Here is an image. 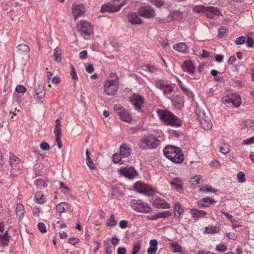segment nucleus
<instances>
[{"mask_svg":"<svg viewBox=\"0 0 254 254\" xmlns=\"http://www.w3.org/2000/svg\"><path fill=\"white\" fill-rule=\"evenodd\" d=\"M165 156L173 162L180 164L184 160V156L182 150L179 147L168 146L164 149Z\"/></svg>","mask_w":254,"mask_h":254,"instance_id":"1","label":"nucleus"},{"mask_svg":"<svg viewBox=\"0 0 254 254\" xmlns=\"http://www.w3.org/2000/svg\"><path fill=\"white\" fill-rule=\"evenodd\" d=\"M118 77L116 73H112L104 83V93L108 96L114 95L118 90Z\"/></svg>","mask_w":254,"mask_h":254,"instance_id":"2","label":"nucleus"},{"mask_svg":"<svg viewBox=\"0 0 254 254\" xmlns=\"http://www.w3.org/2000/svg\"><path fill=\"white\" fill-rule=\"evenodd\" d=\"M196 113L201 127L204 129H210L212 127L210 113L207 109L197 108Z\"/></svg>","mask_w":254,"mask_h":254,"instance_id":"3","label":"nucleus"},{"mask_svg":"<svg viewBox=\"0 0 254 254\" xmlns=\"http://www.w3.org/2000/svg\"><path fill=\"white\" fill-rule=\"evenodd\" d=\"M157 113L160 119L167 124L176 127L181 126V121L170 111L158 109Z\"/></svg>","mask_w":254,"mask_h":254,"instance_id":"4","label":"nucleus"},{"mask_svg":"<svg viewBox=\"0 0 254 254\" xmlns=\"http://www.w3.org/2000/svg\"><path fill=\"white\" fill-rule=\"evenodd\" d=\"M160 143V141L152 135L144 136L140 140L138 146L142 149H154Z\"/></svg>","mask_w":254,"mask_h":254,"instance_id":"5","label":"nucleus"},{"mask_svg":"<svg viewBox=\"0 0 254 254\" xmlns=\"http://www.w3.org/2000/svg\"><path fill=\"white\" fill-rule=\"evenodd\" d=\"M131 206L137 212L147 213L151 211L152 209L148 204L140 200L133 199L130 202Z\"/></svg>","mask_w":254,"mask_h":254,"instance_id":"6","label":"nucleus"},{"mask_svg":"<svg viewBox=\"0 0 254 254\" xmlns=\"http://www.w3.org/2000/svg\"><path fill=\"white\" fill-rule=\"evenodd\" d=\"M9 163L11 166L10 170L11 176L13 177L17 176L19 174L20 170V159L15 155H12L10 156Z\"/></svg>","mask_w":254,"mask_h":254,"instance_id":"7","label":"nucleus"},{"mask_svg":"<svg viewBox=\"0 0 254 254\" xmlns=\"http://www.w3.org/2000/svg\"><path fill=\"white\" fill-rule=\"evenodd\" d=\"M137 13L140 16L146 18H153L155 16L154 9L150 5L142 6L137 9Z\"/></svg>","mask_w":254,"mask_h":254,"instance_id":"8","label":"nucleus"},{"mask_svg":"<svg viewBox=\"0 0 254 254\" xmlns=\"http://www.w3.org/2000/svg\"><path fill=\"white\" fill-rule=\"evenodd\" d=\"M134 190L140 193L149 196L152 193V187L142 182H138L133 186Z\"/></svg>","mask_w":254,"mask_h":254,"instance_id":"9","label":"nucleus"},{"mask_svg":"<svg viewBox=\"0 0 254 254\" xmlns=\"http://www.w3.org/2000/svg\"><path fill=\"white\" fill-rule=\"evenodd\" d=\"M205 15L208 19H216L222 15V13L219 8L208 6L206 7Z\"/></svg>","mask_w":254,"mask_h":254,"instance_id":"10","label":"nucleus"},{"mask_svg":"<svg viewBox=\"0 0 254 254\" xmlns=\"http://www.w3.org/2000/svg\"><path fill=\"white\" fill-rule=\"evenodd\" d=\"M125 2L124 1L118 5H115L114 4L110 2L104 4L102 5L101 8V12H115L119 11L121 8L125 4Z\"/></svg>","mask_w":254,"mask_h":254,"instance_id":"11","label":"nucleus"},{"mask_svg":"<svg viewBox=\"0 0 254 254\" xmlns=\"http://www.w3.org/2000/svg\"><path fill=\"white\" fill-rule=\"evenodd\" d=\"M78 30L81 33L89 36L93 33L92 27L90 23L87 21H81L77 25Z\"/></svg>","mask_w":254,"mask_h":254,"instance_id":"12","label":"nucleus"},{"mask_svg":"<svg viewBox=\"0 0 254 254\" xmlns=\"http://www.w3.org/2000/svg\"><path fill=\"white\" fill-rule=\"evenodd\" d=\"M61 123L59 119L56 120V125L54 129V133L56 137V141L57 143L58 147L59 149H61L63 147V143L61 140L62 131H61Z\"/></svg>","mask_w":254,"mask_h":254,"instance_id":"13","label":"nucleus"},{"mask_svg":"<svg viewBox=\"0 0 254 254\" xmlns=\"http://www.w3.org/2000/svg\"><path fill=\"white\" fill-rule=\"evenodd\" d=\"M45 96V92L44 86L41 84H38L35 89L34 98L39 103H43Z\"/></svg>","mask_w":254,"mask_h":254,"instance_id":"14","label":"nucleus"},{"mask_svg":"<svg viewBox=\"0 0 254 254\" xmlns=\"http://www.w3.org/2000/svg\"><path fill=\"white\" fill-rule=\"evenodd\" d=\"M130 101L134 106V108L138 111H141V106L143 103V98L140 96L133 94L130 99Z\"/></svg>","mask_w":254,"mask_h":254,"instance_id":"15","label":"nucleus"},{"mask_svg":"<svg viewBox=\"0 0 254 254\" xmlns=\"http://www.w3.org/2000/svg\"><path fill=\"white\" fill-rule=\"evenodd\" d=\"M241 98L238 94H233L225 99L224 102L226 104H230L235 107H238L241 105Z\"/></svg>","mask_w":254,"mask_h":254,"instance_id":"16","label":"nucleus"},{"mask_svg":"<svg viewBox=\"0 0 254 254\" xmlns=\"http://www.w3.org/2000/svg\"><path fill=\"white\" fill-rule=\"evenodd\" d=\"M72 13L74 17V20L75 21L77 18L82 15L85 11V7L82 4H73Z\"/></svg>","mask_w":254,"mask_h":254,"instance_id":"17","label":"nucleus"},{"mask_svg":"<svg viewBox=\"0 0 254 254\" xmlns=\"http://www.w3.org/2000/svg\"><path fill=\"white\" fill-rule=\"evenodd\" d=\"M155 85L156 87L160 89L163 91L164 94H169L172 92L173 88L171 85L166 83L162 80L156 81Z\"/></svg>","mask_w":254,"mask_h":254,"instance_id":"18","label":"nucleus"},{"mask_svg":"<svg viewBox=\"0 0 254 254\" xmlns=\"http://www.w3.org/2000/svg\"><path fill=\"white\" fill-rule=\"evenodd\" d=\"M118 171L120 175L128 179H133L136 173L133 167H122Z\"/></svg>","mask_w":254,"mask_h":254,"instance_id":"19","label":"nucleus"},{"mask_svg":"<svg viewBox=\"0 0 254 254\" xmlns=\"http://www.w3.org/2000/svg\"><path fill=\"white\" fill-rule=\"evenodd\" d=\"M127 18L128 21L132 25H141L142 23V19L140 17L137 12L128 13Z\"/></svg>","mask_w":254,"mask_h":254,"instance_id":"20","label":"nucleus"},{"mask_svg":"<svg viewBox=\"0 0 254 254\" xmlns=\"http://www.w3.org/2000/svg\"><path fill=\"white\" fill-rule=\"evenodd\" d=\"M116 113L118 114L122 120L126 122L131 121V117L129 113L126 111L123 107L117 108Z\"/></svg>","mask_w":254,"mask_h":254,"instance_id":"21","label":"nucleus"},{"mask_svg":"<svg viewBox=\"0 0 254 254\" xmlns=\"http://www.w3.org/2000/svg\"><path fill=\"white\" fill-rule=\"evenodd\" d=\"M182 67L184 71L188 72L190 74L193 73L195 68L192 62L190 60L184 61Z\"/></svg>","mask_w":254,"mask_h":254,"instance_id":"22","label":"nucleus"},{"mask_svg":"<svg viewBox=\"0 0 254 254\" xmlns=\"http://www.w3.org/2000/svg\"><path fill=\"white\" fill-rule=\"evenodd\" d=\"M170 184L172 187L179 192H182L183 190V181L179 178H175L170 183Z\"/></svg>","mask_w":254,"mask_h":254,"instance_id":"23","label":"nucleus"},{"mask_svg":"<svg viewBox=\"0 0 254 254\" xmlns=\"http://www.w3.org/2000/svg\"><path fill=\"white\" fill-rule=\"evenodd\" d=\"M154 205L159 209L170 208V204L166 202L164 199H157L153 201Z\"/></svg>","mask_w":254,"mask_h":254,"instance_id":"24","label":"nucleus"},{"mask_svg":"<svg viewBox=\"0 0 254 254\" xmlns=\"http://www.w3.org/2000/svg\"><path fill=\"white\" fill-rule=\"evenodd\" d=\"M190 214L192 217L194 219L197 220L199 218L205 216L207 213L206 211L196 209H191L190 210Z\"/></svg>","mask_w":254,"mask_h":254,"instance_id":"25","label":"nucleus"},{"mask_svg":"<svg viewBox=\"0 0 254 254\" xmlns=\"http://www.w3.org/2000/svg\"><path fill=\"white\" fill-rule=\"evenodd\" d=\"M120 153L123 158L128 157L131 152V149L128 147L127 144H123L120 148Z\"/></svg>","mask_w":254,"mask_h":254,"instance_id":"26","label":"nucleus"},{"mask_svg":"<svg viewBox=\"0 0 254 254\" xmlns=\"http://www.w3.org/2000/svg\"><path fill=\"white\" fill-rule=\"evenodd\" d=\"M174 49L181 53H186L188 51V48L185 43H180L176 44L173 46Z\"/></svg>","mask_w":254,"mask_h":254,"instance_id":"27","label":"nucleus"},{"mask_svg":"<svg viewBox=\"0 0 254 254\" xmlns=\"http://www.w3.org/2000/svg\"><path fill=\"white\" fill-rule=\"evenodd\" d=\"M174 216L177 218H180L184 213V209L182 208L181 205L179 203L175 204L174 207Z\"/></svg>","mask_w":254,"mask_h":254,"instance_id":"28","label":"nucleus"},{"mask_svg":"<svg viewBox=\"0 0 254 254\" xmlns=\"http://www.w3.org/2000/svg\"><path fill=\"white\" fill-rule=\"evenodd\" d=\"M221 213L224 215H225L226 217V218L231 222L232 223H233V228L236 229V228L241 227V225L236 224L238 222L236 219L233 218L232 215L229 214L228 213L226 212L225 211H222Z\"/></svg>","mask_w":254,"mask_h":254,"instance_id":"29","label":"nucleus"},{"mask_svg":"<svg viewBox=\"0 0 254 254\" xmlns=\"http://www.w3.org/2000/svg\"><path fill=\"white\" fill-rule=\"evenodd\" d=\"M69 208L67 203L65 202H61L58 204L56 207V210L59 213H63L65 212L66 209Z\"/></svg>","mask_w":254,"mask_h":254,"instance_id":"30","label":"nucleus"},{"mask_svg":"<svg viewBox=\"0 0 254 254\" xmlns=\"http://www.w3.org/2000/svg\"><path fill=\"white\" fill-rule=\"evenodd\" d=\"M24 206L20 203H19L16 206V216L19 219H21L23 218V216L24 214Z\"/></svg>","mask_w":254,"mask_h":254,"instance_id":"31","label":"nucleus"},{"mask_svg":"<svg viewBox=\"0 0 254 254\" xmlns=\"http://www.w3.org/2000/svg\"><path fill=\"white\" fill-rule=\"evenodd\" d=\"M61 50L59 47H57L54 49L53 57L54 60L58 63H60L61 61Z\"/></svg>","mask_w":254,"mask_h":254,"instance_id":"32","label":"nucleus"},{"mask_svg":"<svg viewBox=\"0 0 254 254\" xmlns=\"http://www.w3.org/2000/svg\"><path fill=\"white\" fill-rule=\"evenodd\" d=\"M170 245L174 248L173 252L175 253H182V247L177 241H173L170 243Z\"/></svg>","mask_w":254,"mask_h":254,"instance_id":"33","label":"nucleus"},{"mask_svg":"<svg viewBox=\"0 0 254 254\" xmlns=\"http://www.w3.org/2000/svg\"><path fill=\"white\" fill-rule=\"evenodd\" d=\"M35 199L36 202L39 204H42L45 202V197L41 192H37L35 195Z\"/></svg>","mask_w":254,"mask_h":254,"instance_id":"34","label":"nucleus"},{"mask_svg":"<svg viewBox=\"0 0 254 254\" xmlns=\"http://www.w3.org/2000/svg\"><path fill=\"white\" fill-rule=\"evenodd\" d=\"M207 6L202 5H196L193 8V11L197 13H204L205 14Z\"/></svg>","mask_w":254,"mask_h":254,"instance_id":"35","label":"nucleus"},{"mask_svg":"<svg viewBox=\"0 0 254 254\" xmlns=\"http://www.w3.org/2000/svg\"><path fill=\"white\" fill-rule=\"evenodd\" d=\"M220 228L219 227L213 226L211 227H206L205 229L204 233L208 234H215L219 233Z\"/></svg>","mask_w":254,"mask_h":254,"instance_id":"36","label":"nucleus"},{"mask_svg":"<svg viewBox=\"0 0 254 254\" xmlns=\"http://www.w3.org/2000/svg\"><path fill=\"white\" fill-rule=\"evenodd\" d=\"M117 222L115 218L114 214H111L110 218L107 220L106 225L108 227H114L116 226Z\"/></svg>","mask_w":254,"mask_h":254,"instance_id":"37","label":"nucleus"},{"mask_svg":"<svg viewBox=\"0 0 254 254\" xmlns=\"http://www.w3.org/2000/svg\"><path fill=\"white\" fill-rule=\"evenodd\" d=\"M18 51L21 52L27 53L30 51V48L26 44H19L17 47Z\"/></svg>","mask_w":254,"mask_h":254,"instance_id":"38","label":"nucleus"},{"mask_svg":"<svg viewBox=\"0 0 254 254\" xmlns=\"http://www.w3.org/2000/svg\"><path fill=\"white\" fill-rule=\"evenodd\" d=\"M219 150L222 154H226L230 151V148L228 144H224L220 147Z\"/></svg>","mask_w":254,"mask_h":254,"instance_id":"39","label":"nucleus"},{"mask_svg":"<svg viewBox=\"0 0 254 254\" xmlns=\"http://www.w3.org/2000/svg\"><path fill=\"white\" fill-rule=\"evenodd\" d=\"M9 241V238H6L5 236H2L1 234H0V245L3 247H5L8 245Z\"/></svg>","mask_w":254,"mask_h":254,"instance_id":"40","label":"nucleus"},{"mask_svg":"<svg viewBox=\"0 0 254 254\" xmlns=\"http://www.w3.org/2000/svg\"><path fill=\"white\" fill-rule=\"evenodd\" d=\"M201 191L205 192H216L217 191V190H215L212 188L207 186L205 185L200 189Z\"/></svg>","mask_w":254,"mask_h":254,"instance_id":"41","label":"nucleus"},{"mask_svg":"<svg viewBox=\"0 0 254 254\" xmlns=\"http://www.w3.org/2000/svg\"><path fill=\"white\" fill-rule=\"evenodd\" d=\"M122 158V155L120 153V154L118 153H115L113 156V161L115 163H122L121 162V159Z\"/></svg>","mask_w":254,"mask_h":254,"instance_id":"42","label":"nucleus"},{"mask_svg":"<svg viewBox=\"0 0 254 254\" xmlns=\"http://www.w3.org/2000/svg\"><path fill=\"white\" fill-rule=\"evenodd\" d=\"M238 181L240 183H243L246 182L245 175L244 172H240L237 174Z\"/></svg>","mask_w":254,"mask_h":254,"instance_id":"43","label":"nucleus"},{"mask_svg":"<svg viewBox=\"0 0 254 254\" xmlns=\"http://www.w3.org/2000/svg\"><path fill=\"white\" fill-rule=\"evenodd\" d=\"M158 217L161 218H167L170 216L171 214V212L169 211H163L157 213Z\"/></svg>","mask_w":254,"mask_h":254,"instance_id":"44","label":"nucleus"},{"mask_svg":"<svg viewBox=\"0 0 254 254\" xmlns=\"http://www.w3.org/2000/svg\"><path fill=\"white\" fill-rule=\"evenodd\" d=\"M35 184L38 187H43V188H45L47 185L46 182L42 179L35 180Z\"/></svg>","mask_w":254,"mask_h":254,"instance_id":"45","label":"nucleus"},{"mask_svg":"<svg viewBox=\"0 0 254 254\" xmlns=\"http://www.w3.org/2000/svg\"><path fill=\"white\" fill-rule=\"evenodd\" d=\"M228 32V29L227 28L224 27H221L219 30L218 34V37L220 38L225 35Z\"/></svg>","mask_w":254,"mask_h":254,"instance_id":"46","label":"nucleus"},{"mask_svg":"<svg viewBox=\"0 0 254 254\" xmlns=\"http://www.w3.org/2000/svg\"><path fill=\"white\" fill-rule=\"evenodd\" d=\"M200 177L199 176H195L190 179V183L191 185H196L199 183Z\"/></svg>","mask_w":254,"mask_h":254,"instance_id":"47","label":"nucleus"},{"mask_svg":"<svg viewBox=\"0 0 254 254\" xmlns=\"http://www.w3.org/2000/svg\"><path fill=\"white\" fill-rule=\"evenodd\" d=\"M246 42V37L244 36L237 38L235 40V43L237 45L243 44Z\"/></svg>","mask_w":254,"mask_h":254,"instance_id":"48","label":"nucleus"},{"mask_svg":"<svg viewBox=\"0 0 254 254\" xmlns=\"http://www.w3.org/2000/svg\"><path fill=\"white\" fill-rule=\"evenodd\" d=\"M38 229L42 233H46L47 232V229L46 226L44 223L40 222L38 224Z\"/></svg>","mask_w":254,"mask_h":254,"instance_id":"49","label":"nucleus"},{"mask_svg":"<svg viewBox=\"0 0 254 254\" xmlns=\"http://www.w3.org/2000/svg\"><path fill=\"white\" fill-rule=\"evenodd\" d=\"M15 91L17 93H24L26 91V88L23 85H19L15 88Z\"/></svg>","mask_w":254,"mask_h":254,"instance_id":"50","label":"nucleus"},{"mask_svg":"<svg viewBox=\"0 0 254 254\" xmlns=\"http://www.w3.org/2000/svg\"><path fill=\"white\" fill-rule=\"evenodd\" d=\"M227 247L223 244H219L217 245L216 250L217 251L220 252H224L227 250Z\"/></svg>","mask_w":254,"mask_h":254,"instance_id":"51","label":"nucleus"},{"mask_svg":"<svg viewBox=\"0 0 254 254\" xmlns=\"http://www.w3.org/2000/svg\"><path fill=\"white\" fill-rule=\"evenodd\" d=\"M40 148L43 151H47L50 149V146L49 144L45 142H42L40 145Z\"/></svg>","mask_w":254,"mask_h":254,"instance_id":"52","label":"nucleus"},{"mask_svg":"<svg viewBox=\"0 0 254 254\" xmlns=\"http://www.w3.org/2000/svg\"><path fill=\"white\" fill-rule=\"evenodd\" d=\"M71 71L70 72V75L72 78L75 80H78V77L77 76L76 72L75 71L74 66H71Z\"/></svg>","mask_w":254,"mask_h":254,"instance_id":"53","label":"nucleus"},{"mask_svg":"<svg viewBox=\"0 0 254 254\" xmlns=\"http://www.w3.org/2000/svg\"><path fill=\"white\" fill-rule=\"evenodd\" d=\"M140 249V244L136 243L133 245L132 254H137Z\"/></svg>","mask_w":254,"mask_h":254,"instance_id":"54","label":"nucleus"},{"mask_svg":"<svg viewBox=\"0 0 254 254\" xmlns=\"http://www.w3.org/2000/svg\"><path fill=\"white\" fill-rule=\"evenodd\" d=\"M86 163L87 165L89 167L90 170H94L95 169V165L92 159H90L86 161Z\"/></svg>","mask_w":254,"mask_h":254,"instance_id":"55","label":"nucleus"},{"mask_svg":"<svg viewBox=\"0 0 254 254\" xmlns=\"http://www.w3.org/2000/svg\"><path fill=\"white\" fill-rule=\"evenodd\" d=\"M226 236L231 240H236L237 239V235L235 233H228Z\"/></svg>","mask_w":254,"mask_h":254,"instance_id":"56","label":"nucleus"},{"mask_svg":"<svg viewBox=\"0 0 254 254\" xmlns=\"http://www.w3.org/2000/svg\"><path fill=\"white\" fill-rule=\"evenodd\" d=\"M254 142V136H253L249 139L244 140L243 141V142H242V145H250V144L253 143Z\"/></svg>","mask_w":254,"mask_h":254,"instance_id":"57","label":"nucleus"},{"mask_svg":"<svg viewBox=\"0 0 254 254\" xmlns=\"http://www.w3.org/2000/svg\"><path fill=\"white\" fill-rule=\"evenodd\" d=\"M246 45L248 47L251 48L253 47L254 41L251 37H247V40L246 41Z\"/></svg>","mask_w":254,"mask_h":254,"instance_id":"58","label":"nucleus"},{"mask_svg":"<svg viewBox=\"0 0 254 254\" xmlns=\"http://www.w3.org/2000/svg\"><path fill=\"white\" fill-rule=\"evenodd\" d=\"M152 3L158 7H160L164 5L163 1L158 0H153Z\"/></svg>","mask_w":254,"mask_h":254,"instance_id":"59","label":"nucleus"},{"mask_svg":"<svg viewBox=\"0 0 254 254\" xmlns=\"http://www.w3.org/2000/svg\"><path fill=\"white\" fill-rule=\"evenodd\" d=\"M157 248L150 247L148 248L147 252L148 254H155Z\"/></svg>","mask_w":254,"mask_h":254,"instance_id":"60","label":"nucleus"},{"mask_svg":"<svg viewBox=\"0 0 254 254\" xmlns=\"http://www.w3.org/2000/svg\"><path fill=\"white\" fill-rule=\"evenodd\" d=\"M79 241V240L76 238H70L68 239V243L73 245H74L78 243Z\"/></svg>","mask_w":254,"mask_h":254,"instance_id":"61","label":"nucleus"},{"mask_svg":"<svg viewBox=\"0 0 254 254\" xmlns=\"http://www.w3.org/2000/svg\"><path fill=\"white\" fill-rule=\"evenodd\" d=\"M79 58L81 59H86L87 58V51H82L79 53Z\"/></svg>","mask_w":254,"mask_h":254,"instance_id":"62","label":"nucleus"},{"mask_svg":"<svg viewBox=\"0 0 254 254\" xmlns=\"http://www.w3.org/2000/svg\"><path fill=\"white\" fill-rule=\"evenodd\" d=\"M127 226V221L126 220H122L119 223V227L122 229L126 228Z\"/></svg>","mask_w":254,"mask_h":254,"instance_id":"63","label":"nucleus"},{"mask_svg":"<svg viewBox=\"0 0 254 254\" xmlns=\"http://www.w3.org/2000/svg\"><path fill=\"white\" fill-rule=\"evenodd\" d=\"M117 254H126V249L124 247H119L117 250Z\"/></svg>","mask_w":254,"mask_h":254,"instance_id":"64","label":"nucleus"}]
</instances>
